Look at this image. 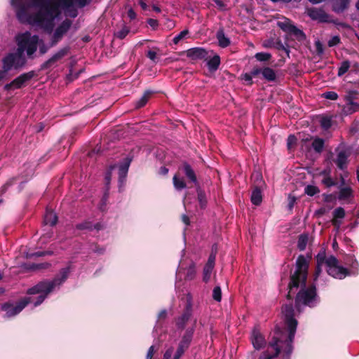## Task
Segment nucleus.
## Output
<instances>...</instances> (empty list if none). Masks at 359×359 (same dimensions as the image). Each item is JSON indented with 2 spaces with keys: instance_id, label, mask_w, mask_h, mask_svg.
Here are the masks:
<instances>
[{
  "instance_id": "774afa93",
  "label": "nucleus",
  "mask_w": 359,
  "mask_h": 359,
  "mask_svg": "<svg viewBox=\"0 0 359 359\" xmlns=\"http://www.w3.org/2000/svg\"><path fill=\"white\" fill-rule=\"evenodd\" d=\"M341 219H333L332 220V224L334 226L336 229L338 231L341 225Z\"/></svg>"
},
{
  "instance_id": "20e7f679",
  "label": "nucleus",
  "mask_w": 359,
  "mask_h": 359,
  "mask_svg": "<svg viewBox=\"0 0 359 359\" xmlns=\"http://www.w3.org/2000/svg\"><path fill=\"white\" fill-rule=\"evenodd\" d=\"M15 39L17 43V50L20 53L24 55V53H25L28 59L32 60L35 57V53L39 43L38 35H32L29 31H26L18 34Z\"/></svg>"
},
{
  "instance_id": "4c0bfd02",
  "label": "nucleus",
  "mask_w": 359,
  "mask_h": 359,
  "mask_svg": "<svg viewBox=\"0 0 359 359\" xmlns=\"http://www.w3.org/2000/svg\"><path fill=\"white\" fill-rule=\"evenodd\" d=\"M108 198H109V188H107L104 193V195L101 199V201L99 204V209L101 210V211H104L105 210V208H106V205H107V200H108Z\"/></svg>"
},
{
  "instance_id": "dca6fc26",
  "label": "nucleus",
  "mask_w": 359,
  "mask_h": 359,
  "mask_svg": "<svg viewBox=\"0 0 359 359\" xmlns=\"http://www.w3.org/2000/svg\"><path fill=\"white\" fill-rule=\"evenodd\" d=\"M348 156L349 154L345 149H341L337 152L334 161L339 169L344 170L347 168Z\"/></svg>"
},
{
  "instance_id": "393cba45",
  "label": "nucleus",
  "mask_w": 359,
  "mask_h": 359,
  "mask_svg": "<svg viewBox=\"0 0 359 359\" xmlns=\"http://www.w3.org/2000/svg\"><path fill=\"white\" fill-rule=\"evenodd\" d=\"M348 0H339L333 4V11L337 13L344 12L348 7Z\"/></svg>"
},
{
  "instance_id": "6ab92c4d",
  "label": "nucleus",
  "mask_w": 359,
  "mask_h": 359,
  "mask_svg": "<svg viewBox=\"0 0 359 359\" xmlns=\"http://www.w3.org/2000/svg\"><path fill=\"white\" fill-rule=\"evenodd\" d=\"M259 74H262V77L268 81H274L276 79V74L275 71L269 67L264 68L258 67Z\"/></svg>"
},
{
  "instance_id": "4468645a",
  "label": "nucleus",
  "mask_w": 359,
  "mask_h": 359,
  "mask_svg": "<svg viewBox=\"0 0 359 359\" xmlns=\"http://www.w3.org/2000/svg\"><path fill=\"white\" fill-rule=\"evenodd\" d=\"M307 15L314 20L320 22H327L329 21V15L324 10L317 8H310L307 9Z\"/></svg>"
},
{
  "instance_id": "e2e57ef3",
  "label": "nucleus",
  "mask_w": 359,
  "mask_h": 359,
  "mask_svg": "<svg viewBox=\"0 0 359 359\" xmlns=\"http://www.w3.org/2000/svg\"><path fill=\"white\" fill-rule=\"evenodd\" d=\"M215 4L217 5L218 8H219L221 10H224L226 8V5L224 4V2L222 0H213Z\"/></svg>"
},
{
  "instance_id": "9d476101",
  "label": "nucleus",
  "mask_w": 359,
  "mask_h": 359,
  "mask_svg": "<svg viewBox=\"0 0 359 359\" xmlns=\"http://www.w3.org/2000/svg\"><path fill=\"white\" fill-rule=\"evenodd\" d=\"M192 303L190 299H188L182 313L175 319V325L177 328L179 330L184 329L187 322L192 316Z\"/></svg>"
},
{
  "instance_id": "ddd939ff",
  "label": "nucleus",
  "mask_w": 359,
  "mask_h": 359,
  "mask_svg": "<svg viewBox=\"0 0 359 359\" xmlns=\"http://www.w3.org/2000/svg\"><path fill=\"white\" fill-rule=\"evenodd\" d=\"M69 50V46L64 47L58 50L55 53H54L48 60L44 62L41 68L42 69H46L52 67L54 64H55L57 61L62 59L65 56H66Z\"/></svg>"
},
{
  "instance_id": "5fc2aeb1",
  "label": "nucleus",
  "mask_w": 359,
  "mask_h": 359,
  "mask_svg": "<svg viewBox=\"0 0 359 359\" xmlns=\"http://www.w3.org/2000/svg\"><path fill=\"white\" fill-rule=\"evenodd\" d=\"M52 252L51 251H41V252H35V253H32V254H29L28 255V257H42V256H45V255H52Z\"/></svg>"
},
{
  "instance_id": "7ed1b4c3",
  "label": "nucleus",
  "mask_w": 359,
  "mask_h": 359,
  "mask_svg": "<svg viewBox=\"0 0 359 359\" xmlns=\"http://www.w3.org/2000/svg\"><path fill=\"white\" fill-rule=\"evenodd\" d=\"M309 264L304 255H299L296 260L294 272L291 275L289 283V292L287 298L291 299L294 293V289L300 287V290L296 295L295 307L299 313H301L304 306L315 307L319 303V297L316 292L315 285L306 287Z\"/></svg>"
},
{
  "instance_id": "37998d69",
  "label": "nucleus",
  "mask_w": 359,
  "mask_h": 359,
  "mask_svg": "<svg viewBox=\"0 0 359 359\" xmlns=\"http://www.w3.org/2000/svg\"><path fill=\"white\" fill-rule=\"evenodd\" d=\"M39 49V53L41 55H43L48 52L49 48H52L53 46H50V41L48 44H45L43 41L39 40V43L38 45Z\"/></svg>"
},
{
  "instance_id": "a211bd4d",
  "label": "nucleus",
  "mask_w": 359,
  "mask_h": 359,
  "mask_svg": "<svg viewBox=\"0 0 359 359\" xmlns=\"http://www.w3.org/2000/svg\"><path fill=\"white\" fill-rule=\"evenodd\" d=\"M182 170L186 177L195 185H198L196 173L191 166L187 163H184L182 165Z\"/></svg>"
},
{
  "instance_id": "7c9ffc66",
  "label": "nucleus",
  "mask_w": 359,
  "mask_h": 359,
  "mask_svg": "<svg viewBox=\"0 0 359 359\" xmlns=\"http://www.w3.org/2000/svg\"><path fill=\"white\" fill-rule=\"evenodd\" d=\"M173 185L175 188L178 190L181 191L183 189L186 188V183L184 180L182 178H179L176 175L173 177Z\"/></svg>"
},
{
  "instance_id": "b1692460",
  "label": "nucleus",
  "mask_w": 359,
  "mask_h": 359,
  "mask_svg": "<svg viewBox=\"0 0 359 359\" xmlns=\"http://www.w3.org/2000/svg\"><path fill=\"white\" fill-rule=\"evenodd\" d=\"M262 201V191L259 187H255L251 194V202L255 205H259Z\"/></svg>"
},
{
  "instance_id": "5701e85b",
  "label": "nucleus",
  "mask_w": 359,
  "mask_h": 359,
  "mask_svg": "<svg viewBox=\"0 0 359 359\" xmlns=\"http://www.w3.org/2000/svg\"><path fill=\"white\" fill-rule=\"evenodd\" d=\"M359 111V103H346L342 107V114L345 116L352 114Z\"/></svg>"
},
{
  "instance_id": "603ef678",
  "label": "nucleus",
  "mask_w": 359,
  "mask_h": 359,
  "mask_svg": "<svg viewBox=\"0 0 359 359\" xmlns=\"http://www.w3.org/2000/svg\"><path fill=\"white\" fill-rule=\"evenodd\" d=\"M340 43V38L338 36H334L328 41V46L332 47Z\"/></svg>"
},
{
  "instance_id": "c85d7f7f",
  "label": "nucleus",
  "mask_w": 359,
  "mask_h": 359,
  "mask_svg": "<svg viewBox=\"0 0 359 359\" xmlns=\"http://www.w3.org/2000/svg\"><path fill=\"white\" fill-rule=\"evenodd\" d=\"M152 94V91L151 90H147L144 92V93L142 95V96L137 101L136 104H135V107L136 108H141L142 107H144L150 95Z\"/></svg>"
},
{
  "instance_id": "052dcab7",
  "label": "nucleus",
  "mask_w": 359,
  "mask_h": 359,
  "mask_svg": "<svg viewBox=\"0 0 359 359\" xmlns=\"http://www.w3.org/2000/svg\"><path fill=\"white\" fill-rule=\"evenodd\" d=\"M147 56L153 62H156V53L154 50H149L147 52Z\"/></svg>"
},
{
  "instance_id": "f3484780",
  "label": "nucleus",
  "mask_w": 359,
  "mask_h": 359,
  "mask_svg": "<svg viewBox=\"0 0 359 359\" xmlns=\"http://www.w3.org/2000/svg\"><path fill=\"white\" fill-rule=\"evenodd\" d=\"M317 259V266L315 272V278L314 280H317L318 276H320L322 269L321 266L323 264H325L327 266V260L328 259V257H326L325 252H319L316 256Z\"/></svg>"
},
{
  "instance_id": "39448f33",
  "label": "nucleus",
  "mask_w": 359,
  "mask_h": 359,
  "mask_svg": "<svg viewBox=\"0 0 359 359\" xmlns=\"http://www.w3.org/2000/svg\"><path fill=\"white\" fill-rule=\"evenodd\" d=\"M27 64L26 57L18 50L14 53H10L2 59V69L7 73L11 69L19 70Z\"/></svg>"
},
{
  "instance_id": "09e8293b",
  "label": "nucleus",
  "mask_w": 359,
  "mask_h": 359,
  "mask_svg": "<svg viewBox=\"0 0 359 359\" xmlns=\"http://www.w3.org/2000/svg\"><path fill=\"white\" fill-rule=\"evenodd\" d=\"M213 250L214 248H212V252L208 257L207 263L205 264V265L212 267L215 266V262L216 259V252H214Z\"/></svg>"
},
{
  "instance_id": "bf43d9fd",
  "label": "nucleus",
  "mask_w": 359,
  "mask_h": 359,
  "mask_svg": "<svg viewBox=\"0 0 359 359\" xmlns=\"http://www.w3.org/2000/svg\"><path fill=\"white\" fill-rule=\"evenodd\" d=\"M172 352H173L172 348H169L168 349H167L163 354V359H172V358H171Z\"/></svg>"
},
{
  "instance_id": "4be33fe9",
  "label": "nucleus",
  "mask_w": 359,
  "mask_h": 359,
  "mask_svg": "<svg viewBox=\"0 0 359 359\" xmlns=\"http://www.w3.org/2000/svg\"><path fill=\"white\" fill-rule=\"evenodd\" d=\"M216 36L220 47L226 48L229 46L230 40L227 36H226L222 29H220L217 31Z\"/></svg>"
},
{
  "instance_id": "0eeeda50",
  "label": "nucleus",
  "mask_w": 359,
  "mask_h": 359,
  "mask_svg": "<svg viewBox=\"0 0 359 359\" xmlns=\"http://www.w3.org/2000/svg\"><path fill=\"white\" fill-rule=\"evenodd\" d=\"M277 25L283 32L294 36L295 39L299 41H302L306 39V35L304 32L293 25L292 21L288 18H283L282 20L278 21Z\"/></svg>"
},
{
  "instance_id": "9b49d317",
  "label": "nucleus",
  "mask_w": 359,
  "mask_h": 359,
  "mask_svg": "<svg viewBox=\"0 0 359 359\" xmlns=\"http://www.w3.org/2000/svg\"><path fill=\"white\" fill-rule=\"evenodd\" d=\"M250 341L253 348L259 351L266 347L267 343L264 336L262 334L258 326L254 327L250 335Z\"/></svg>"
},
{
  "instance_id": "13d9d810",
  "label": "nucleus",
  "mask_w": 359,
  "mask_h": 359,
  "mask_svg": "<svg viewBox=\"0 0 359 359\" xmlns=\"http://www.w3.org/2000/svg\"><path fill=\"white\" fill-rule=\"evenodd\" d=\"M155 352L154 346H151L147 353L146 359H152Z\"/></svg>"
},
{
  "instance_id": "6e6552de",
  "label": "nucleus",
  "mask_w": 359,
  "mask_h": 359,
  "mask_svg": "<svg viewBox=\"0 0 359 359\" xmlns=\"http://www.w3.org/2000/svg\"><path fill=\"white\" fill-rule=\"evenodd\" d=\"M196 320H194V325L191 327H188L184 333L182 334L181 339L178 344L177 350L175 354L182 357L185 351L189 348L192 341L194 334L195 332V325Z\"/></svg>"
},
{
  "instance_id": "cd10ccee",
  "label": "nucleus",
  "mask_w": 359,
  "mask_h": 359,
  "mask_svg": "<svg viewBox=\"0 0 359 359\" xmlns=\"http://www.w3.org/2000/svg\"><path fill=\"white\" fill-rule=\"evenodd\" d=\"M259 75V71L258 70V67H254L250 72L245 73L242 74V79L246 81L248 84L252 83V77H255Z\"/></svg>"
},
{
  "instance_id": "8fccbe9b",
  "label": "nucleus",
  "mask_w": 359,
  "mask_h": 359,
  "mask_svg": "<svg viewBox=\"0 0 359 359\" xmlns=\"http://www.w3.org/2000/svg\"><path fill=\"white\" fill-rule=\"evenodd\" d=\"M350 262H351L350 265L353 270L352 273L356 274L359 266L358 262L353 257H350Z\"/></svg>"
},
{
  "instance_id": "69168bd1",
  "label": "nucleus",
  "mask_w": 359,
  "mask_h": 359,
  "mask_svg": "<svg viewBox=\"0 0 359 359\" xmlns=\"http://www.w3.org/2000/svg\"><path fill=\"white\" fill-rule=\"evenodd\" d=\"M167 316V311L165 309L161 310L158 314V321L161 319H164Z\"/></svg>"
},
{
  "instance_id": "c9c22d12",
  "label": "nucleus",
  "mask_w": 359,
  "mask_h": 359,
  "mask_svg": "<svg viewBox=\"0 0 359 359\" xmlns=\"http://www.w3.org/2000/svg\"><path fill=\"white\" fill-rule=\"evenodd\" d=\"M321 183L327 188H330L337 185L336 181L331 176L323 177L321 180Z\"/></svg>"
},
{
  "instance_id": "412c9836",
  "label": "nucleus",
  "mask_w": 359,
  "mask_h": 359,
  "mask_svg": "<svg viewBox=\"0 0 359 359\" xmlns=\"http://www.w3.org/2000/svg\"><path fill=\"white\" fill-rule=\"evenodd\" d=\"M57 216L53 210H47L43 218V222L46 225L53 226L57 224Z\"/></svg>"
},
{
  "instance_id": "79ce46f5",
  "label": "nucleus",
  "mask_w": 359,
  "mask_h": 359,
  "mask_svg": "<svg viewBox=\"0 0 359 359\" xmlns=\"http://www.w3.org/2000/svg\"><path fill=\"white\" fill-rule=\"evenodd\" d=\"M130 29L124 26L122 27V29L115 33V36L116 38H118L120 39H124L129 33Z\"/></svg>"
},
{
  "instance_id": "c03bdc74",
  "label": "nucleus",
  "mask_w": 359,
  "mask_h": 359,
  "mask_svg": "<svg viewBox=\"0 0 359 359\" xmlns=\"http://www.w3.org/2000/svg\"><path fill=\"white\" fill-rule=\"evenodd\" d=\"M212 298L217 301L220 302L222 299V290L219 286H216L214 287L212 291Z\"/></svg>"
},
{
  "instance_id": "1a4fd4ad",
  "label": "nucleus",
  "mask_w": 359,
  "mask_h": 359,
  "mask_svg": "<svg viewBox=\"0 0 359 359\" xmlns=\"http://www.w3.org/2000/svg\"><path fill=\"white\" fill-rule=\"evenodd\" d=\"M34 76L35 72L34 71L23 73L13 80L11 83H6L4 88L7 91L15 89H20L22 88L25 83L30 81Z\"/></svg>"
},
{
  "instance_id": "4d7b16f0",
  "label": "nucleus",
  "mask_w": 359,
  "mask_h": 359,
  "mask_svg": "<svg viewBox=\"0 0 359 359\" xmlns=\"http://www.w3.org/2000/svg\"><path fill=\"white\" fill-rule=\"evenodd\" d=\"M296 201V198L294 196L290 195L288 196V209L292 210Z\"/></svg>"
},
{
  "instance_id": "72a5a7b5",
  "label": "nucleus",
  "mask_w": 359,
  "mask_h": 359,
  "mask_svg": "<svg viewBox=\"0 0 359 359\" xmlns=\"http://www.w3.org/2000/svg\"><path fill=\"white\" fill-rule=\"evenodd\" d=\"M358 98V93L355 90H351L347 93V94L344 97V100L346 103H356L355 100Z\"/></svg>"
},
{
  "instance_id": "49530a36",
  "label": "nucleus",
  "mask_w": 359,
  "mask_h": 359,
  "mask_svg": "<svg viewBox=\"0 0 359 359\" xmlns=\"http://www.w3.org/2000/svg\"><path fill=\"white\" fill-rule=\"evenodd\" d=\"M323 97L327 100H336L338 98V95L334 91H327L323 94Z\"/></svg>"
},
{
  "instance_id": "6e6d98bb",
  "label": "nucleus",
  "mask_w": 359,
  "mask_h": 359,
  "mask_svg": "<svg viewBox=\"0 0 359 359\" xmlns=\"http://www.w3.org/2000/svg\"><path fill=\"white\" fill-rule=\"evenodd\" d=\"M194 273H195L194 264H191V265L189 266V270H188V272L187 274V278L188 279H192L194 276Z\"/></svg>"
},
{
  "instance_id": "2eb2a0df",
  "label": "nucleus",
  "mask_w": 359,
  "mask_h": 359,
  "mask_svg": "<svg viewBox=\"0 0 359 359\" xmlns=\"http://www.w3.org/2000/svg\"><path fill=\"white\" fill-rule=\"evenodd\" d=\"M187 57L193 60L207 59L208 56V51L201 47H195L188 49L186 51Z\"/></svg>"
},
{
  "instance_id": "a878e982",
  "label": "nucleus",
  "mask_w": 359,
  "mask_h": 359,
  "mask_svg": "<svg viewBox=\"0 0 359 359\" xmlns=\"http://www.w3.org/2000/svg\"><path fill=\"white\" fill-rule=\"evenodd\" d=\"M220 64V57L219 55H215L212 58L207 61V66L210 72L216 71Z\"/></svg>"
},
{
  "instance_id": "3c124183",
  "label": "nucleus",
  "mask_w": 359,
  "mask_h": 359,
  "mask_svg": "<svg viewBox=\"0 0 359 359\" xmlns=\"http://www.w3.org/2000/svg\"><path fill=\"white\" fill-rule=\"evenodd\" d=\"M315 47L316 50L318 55H321L324 53V48L323 43L317 40L315 41Z\"/></svg>"
},
{
  "instance_id": "bb28decb",
  "label": "nucleus",
  "mask_w": 359,
  "mask_h": 359,
  "mask_svg": "<svg viewBox=\"0 0 359 359\" xmlns=\"http://www.w3.org/2000/svg\"><path fill=\"white\" fill-rule=\"evenodd\" d=\"M325 141L320 137H316L313 139L312 148L316 153H321L324 149Z\"/></svg>"
},
{
  "instance_id": "a18cd8bd",
  "label": "nucleus",
  "mask_w": 359,
  "mask_h": 359,
  "mask_svg": "<svg viewBox=\"0 0 359 359\" xmlns=\"http://www.w3.org/2000/svg\"><path fill=\"white\" fill-rule=\"evenodd\" d=\"M188 33L189 32L187 29L182 31L180 34H178L173 38V43L175 44H177L182 39H183L188 34Z\"/></svg>"
},
{
  "instance_id": "864d4df0",
  "label": "nucleus",
  "mask_w": 359,
  "mask_h": 359,
  "mask_svg": "<svg viewBox=\"0 0 359 359\" xmlns=\"http://www.w3.org/2000/svg\"><path fill=\"white\" fill-rule=\"evenodd\" d=\"M114 167H115V165L111 166L110 167V170L105 175V181H106V187H107L106 189L107 188L109 189V185L110 182H111V170H113L114 168Z\"/></svg>"
},
{
  "instance_id": "f8f14e48",
  "label": "nucleus",
  "mask_w": 359,
  "mask_h": 359,
  "mask_svg": "<svg viewBox=\"0 0 359 359\" xmlns=\"http://www.w3.org/2000/svg\"><path fill=\"white\" fill-rule=\"evenodd\" d=\"M132 159L129 157H126L121 162L118 166V188L119 191H121L123 187L126 179L128 172L129 167Z\"/></svg>"
},
{
  "instance_id": "338daca9",
  "label": "nucleus",
  "mask_w": 359,
  "mask_h": 359,
  "mask_svg": "<svg viewBox=\"0 0 359 359\" xmlns=\"http://www.w3.org/2000/svg\"><path fill=\"white\" fill-rule=\"evenodd\" d=\"M252 177L255 179L256 181H259L260 182L262 181V175L259 172H255L252 174Z\"/></svg>"
},
{
  "instance_id": "58836bf2",
  "label": "nucleus",
  "mask_w": 359,
  "mask_h": 359,
  "mask_svg": "<svg viewBox=\"0 0 359 359\" xmlns=\"http://www.w3.org/2000/svg\"><path fill=\"white\" fill-rule=\"evenodd\" d=\"M320 126L324 130H327L332 126V119L330 117L325 116L320 119Z\"/></svg>"
},
{
  "instance_id": "680f3d73",
  "label": "nucleus",
  "mask_w": 359,
  "mask_h": 359,
  "mask_svg": "<svg viewBox=\"0 0 359 359\" xmlns=\"http://www.w3.org/2000/svg\"><path fill=\"white\" fill-rule=\"evenodd\" d=\"M104 228V224L101 223V222H97L95 224H93V230H96V231H100V230H102Z\"/></svg>"
},
{
  "instance_id": "0e129e2a",
  "label": "nucleus",
  "mask_w": 359,
  "mask_h": 359,
  "mask_svg": "<svg viewBox=\"0 0 359 359\" xmlns=\"http://www.w3.org/2000/svg\"><path fill=\"white\" fill-rule=\"evenodd\" d=\"M92 250L95 253H97L98 255H102L104 252L105 249L104 248H100V247L95 246L94 248L92 249Z\"/></svg>"
},
{
  "instance_id": "c756f323",
  "label": "nucleus",
  "mask_w": 359,
  "mask_h": 359,
  "mask_svg": "<svg viewBox=\"0 0 359 359\" xmlns=\"http://www.w3.org/2000/svg\"><path fill=\"white\" fill-rule=\"evenodd\" d=\"M309 241V236L307 233L300 234L298 238L297 247L299 250L303 251L306 249Z\"/></svg>"
},
{
  "instance_id": "aec40b11",
  "label": "nucleus",
  "mask_w": 359,
  "mask_h": 359,
  "mask_svg": "<svg viewBox=\"0 0 359 359\" xmlns=\"http://www.w3.org/2000/svg\"><path fill=\"white\" fill-rule=\"evenodd\" d=\"M339 195L338 199L340 201L347 200L353 196V189L350 186L338 187Z\"/></svg>"
},
{
  "instance_id": "ea45409f",
  "label": "nucleus",
  "mask_w": 359,
  "mask_h": 359,
  "mask_svg": "<svg viewBox=\"0 0 359 359\" xmlns=\"http://www.w3.org/2000/svg\"><path fill=\"white\" fill-rule=\"evenodd\" d=\"M333 217L335 219H342L345 217V210L341 207L337 208L333 211Z\"/></svg>"
},
{
  "instance_id": "f257e3e1",
  "label": "nucleus",
  "mask_w": 359,
  "mask_h": 359,
  "mask_svg": "<svg viewBox=\"0 0 359 359\" xmlns=\"http://www.w3.org/2000/svg\"><path fill=\"white\" fill-rule=\"evenodd\" d=\"M282 313L285 329L276 327L272 338L269 342L268 350L264 351L258 359H272L279 354L282 355V359H290L298 322L294 318V310L292 304L283 306Z\"/></svg>"
},
{
  "instance_id": "423d86ee",
  "label": "nucleus",
  "mask_w": 359,
  "mask_h": 359,
  "mask_svg": "<svg viewBox=\"0 0 359 359\" xmlns=\"http://www.w3.org/2000/svg\"><path fill=\"white\" fill-rule=\"evenodd\" d=\"M327 272L332 277L340 280L351 274L346 268L339 265L338 259L333 255L329 256L327 260Z\"/></svg>"
},
{
  "instance_id": "de8ad7c7",
  "label": "nucleus",
  "mask_w": 359,
  "mask_h": 359,
  "mask_svg": "<svg viewBox=\"0 0 359 359\" xmlns=\"http://www.w3.org/2000/svg\"><path fill=\"white\" fill-rule=\"evenodd\" d=\"M297 142V138L294 135H290L287 140V147L288 149H291Z\"/></svg>"
},
{
  "instance_id": "a19ab883",
  "label": "nucleus",
  "mask_w": 359,
  "mask_h": 359,
  "mask_svg": "<svg viewBox=\"0 0 359 359\" xmlns=\"http://www.w3.org/2000/svg\"><path fill=\"white\" fill-rule=\"evenodd\" d=\"M305 194H306L308 196H313L315 194L320 192L319 189L313 185H307L305 187Z\"/></svg>"
},
{
  "instance_id": "e433bc0d",
  "label": "nucleus",
  "mask_w": 359,
  "mask_h": 359,
  "mask_svg": "<svg viewBox=\"0 0 359 359\" xmlns=\"http://www.w3.org/2000/svg\"><path fill=\"white\" fill-rule=\"evenodd\" d=\"M213 269L214 267L212 266L205 265L203 273V281L206 283L209 281Z\"/></svg>"
},
{
  "instance_id": "2f4dec72",
  "label": "nucleus",
  "mask_w": 359,
  "mask_h": 359,
  "mask_svg": "<svg viewBox=\"0 0 359 359\" xmlns=\"http://www.w3.org/2000/svg\"><path fill=\"white\" fill-rule=\"evenodd\" d=\"M350 66L351 63L348 60L343 61L338 69V76H341L345 74L348 71Z\"/></svg>"
},
{
  "instance_id": "f704fd0d",
  "label": "nucleus",
  "mask_w": 359,
  "mask_h": 359,
  "mask_svg": "<svg viewBox=\"0 0 359 359\" xmlns=\"http://www.w3.org/2000/svg\"><path fill=\"white\" fill-rule=\"evenodd\" d=\"M255 57L259 62H266L271 58V55L269 53L259 52L255 55Z\"/></svg>"
},
{
  "instance_id": "473e14b6",
  "label": "nucleus",
  "mask_w": 359,
  "mask_h": 359,
  "mask_svg": "<svg viewBox=\"0 0 359 359\" xmlns=\"http://www.w3.org/2000/svg\"><path fill=\"white\" fill-rule=\"evenodd\" d=\"M76 229L78 230L93 231V223L90 221H84L76 225Z\"/></svg>"
},
{
  "instance_id": "f03ea898",
  "label": "nucleus",
  "mask_w": 359,
  "mask_h": 359,
  "mask_svg": "<svg viewBox=\"0 0 359 359\" xmlns=\"http://www.w3.org/2000/svg\"><path fill=\"white\" fill-rule=\"evenodd\" d=\"M71 271L70 266L60 269L59 273L53 280H45L27 290V294H39L36 299L32 297H25L15 304L6 303L2 305L1 309L5 311L8 318L14 317L20 313L29 304H33L34 307L41 304L48 295L60 286L67 280Z\"/></svg>"
}]
</instances>
